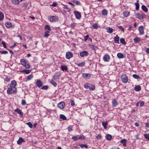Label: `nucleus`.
Instances as JSON below:
<instances>
[{
    "label": "nucleus",
    "instance_id": "obj_1",
    "mask_svg": "<svg viewBox=\"0 0 149 149\" xmlns=\"http://www.w3.org/2000/svg\"><path fill=\"white\" fill-rule=\"evenodd\" d=\"M17 89L16 88L10 87L8 88L7 91V93L8 94H11L13 93H16Z\"/></svg>",
    "mask_w": 149,
    "mask_h": 149
},
{
    "label": "nucleus",
    "instance_id": "obj_2",
    "mask_svg": "<svg viewBox=\"0 0 149 149\" xmlns=\"http://www.w3.org/2000/svg\"><path fill=\"white\" fill-rule=\"evenodd\" d=\"M135 16L139 20H142L146 17V16L144 14H141L139 13H135Z\"/></svg>",
    "mask_w": 149,
    "mask_h": 149
},
{
    "label": "nucleus",
    "instance_id": "obj_3",
    "mask_svg": "<svg viewBox=\"0 0 149 149\" xmlns=\"http://www.w3.org/2000/svg\"><path fill=\"white\" fill-rule=\"evenodd\" d=\"M122 82L126 83L128 81V78L127 75L125 74H123L120 76Z\"/></svg>",
    "mask_w": 149,
    "mask_h": 149
},
{
    "label": "nucleus",
    "instance_id": "obj_4",
    "mask_svg": "<svg viewBox=\"0 0 149 149\" xmlns=\"http://www.w3.org/2000/svg\"><path fill=\"white\" fill-rule=\"evenodd\" d=\"M49 20L51 22H56L58 21V18L57 16H53L48 17Z\"/></svg>",
    "mask_w": 149,
    "mask_h": 149
},
{
    "label": "nucleus",
    "instance_id": "obj_5",
    "mask_svg": "<svg viewBox=\"0 0 149 149\" xmlns=\"http://www.w3.org/2000/svg\"><path fill=\"white\" fill-rule=\"evenodd\" d=\"M88 53L86 51H83L80 52V56L81 57L87 56L88 55Z\"/></svg>",
    "mask_w": 149,
    "mask_h": 149
},
{
    "label": "nucleus",
    "instance_id": "obj_6",
    "mask_svg": "<svg viewBox=\"0 0 149 149\" xmlns=\"http://www.w3.org/2000/svg\"><path fill=\"white\" fill-rule=\"evenodd\" d=\"M110 57L107 54H105L103 56V59L104 62H108L110 60Z\"/></svg>",
    "mask_w": 149,
    "mask_h": 149
},
{
    "label": "nucleus",
    "instance_id": "obj_7",
    "mask_svg": "<svg viewBox=\"0 0 149 149\" xmlns=\"http://www.w3.org/2000/svg\"><path fill=\"white\" fill-rule=\"evenodd\" d=\"M74 13L76 16V18L78 19H80L81 17V15L80 13L78 11H75L74 12Z\"/></svg>",
    "mask_w": 149,
    "mask_h": 149
},
{
    "label": "nucleus",
    "instance_id": "obj_8",
    "mask_svg": "<svg viewBox=\"0 0 149 149\" xmlns=\"http://www.w3.org/2000/svg\"><path fill=\"white\" fill-rule=\"evenodd\" d=\"M58 107L61 109H63L65 106V104L63 102H61L57 104Z\"/></svg>",
    "mask_w": 149,
    "mask_h": 149
},
{
    "label": "nucleus",
    "instance_id": "obj_9",
    "mask_svg": "<svg viewBox=\"0 0 149 149\" xmlns=\"http://www.w3.org/2000/svg\"><path fill=\"white\" fill-rule=\"evenodd\" d=\"M36 84L37 87L40 88L42 85V83L40 79H38L36 82Z\"/></svg>",
    "mask_w": 149,
    "mask_h": 149
},
{
    "label": "nucleus",
    "instance_id": "obj_10",
    "mask_svg": "<svg viewBox=\"0 0 149 149\" xmlns=\"http://www.w3.org/2000/svg\"><path fill=\"white\" fill-rule=\"evenodd\" d=\"M73 56L72 54L70 52H67L66 54V58L69 59Z\"/></svg>",
    "mask_w": 149,
    "mask_h": 149
},
{
    "label": "nucleus",
    "instance_id": "obj_11",
    "mask_svg": "<svg viewBox=\"0 0 149 149\" xmlns=\"http://www.w3.org/2000/svg\"><path fill=\"white\" fill-rule=\"evenodd\" d=\"M16 85L17 83L16 81L15 80H13L11 81L10 86L13 88H16Z\"/></svg>",
    "mask_w": 149,
    "mask_h": 149
},
{
    "label": "nucleus",
    "instance_id": "obj_12",
    "mask_svg": "<svg viewBox=\"0 0 149 149\" xmlns=\"http://www.w3.org/2000/svg\"><path fill=\"white\" fill-rule=\"evenodd\" d=\"M82 75L83 77L88 79H89L91 77V74L89 73H83Z\"/></svg>",
    "mask_w": 149,
    "mask_h": 149
},
{
    "label": "nucleus",
    "instance_id": "obj_13",
    "mask_svg": "<svg viewBox=\"0 0 149 149\" xmlns=\"http://www.w3.org/2000/svg\"><path fill=\"white\" fill-rule=\"evenodd\" d=\"M15 112L17 113L18 114H19L21 117L23 116V113L22 112V111L18 108H17L14 111Z\"/></svg>",
    "mask_w": 149,
    "mask_h": 149
},
{
    "label": "nucleus",
    "instance_id": "obj_14",
    "mask_svg": "<svg viewBox=\"0 0 149 149\" xmlns=\"http://www.w3.org/2000/svg\"><path fill=\"white\" fill-rule=\"evenodd\" d=\"M112 105L113 107H116L118 105V103L117 101L115 99H113L111 101Z\"/></svg>",
    "mask_w": 149,
    "mask_h": 149
},
{
    "label": "nucleus",
    "instance_id": "obj_15",
    "mask_svg": "<svg viewBox=\"0 0 149 149\" xmlns=\"http://www.w3.org/2000/svg\"><path fill=\"white\" fill-rule=\"evenodd\" d=\"M143 28L144 27L143 26H141L139 27V31L140 34L141 35H143L144 33Z\"/></svg>",
    "mask_w": 149,
    "mask_h": 149
},
{
    "label": "nucleus",
    "instance_id": "obj_16",
    "mask_svg": "<svg viewBox=\"0 0 149 149\" xmlns=\"http://www.w3.org/2000/svg\"><path fill=\"white\" fill-rule=\"evenodd\" d=\"M25 141L24 139H23L22 137H20L19 138L18 140L17 141V143L18 144L21 145L22 144V142H24Z\"/></svg>",
    "mask_w": 149,
    "mask_h": 149
},
{
    "label": "nucleus",
    "instance_id": "obj_17",
    "mask_svg": "<svg viewBox=\"0 0 149 149\" xmlns=\"http://www.w3.org/2000/svg\"><path fill=\"white\" fill-rule=\"evenodd\" d=\"M88 46L93 50H95L97 47L94 45L92 44H89Z\"/></svg>",
    "mask_w": 149,
    "mask_h": 149
},
{
    "label": "nucleus",
    "instance_id": "obj_18",
    "mask_svg": "<svg viewBox=\"0 0 149 149\" xmlns=\"http://www.w3.org/2000/svg\"><path fill=\"white\" fill-rule=\"evenodd\" d=\"M133 40L135 43H138L141 41V38L139 37L136 36L134 38Z\"/></svg>",
    "mask_w": 149,
    "mask_h": 149
},
{
    "label": "nucleus",
    "instance_id": "obj_19",
    "mask_svg": "<svg viewBox=\"0 0 149 149\" xmlns=\"http://www.w3.org/2000/svg\"><path fill=\"white\" fill-rule=\"evenodd\" d=\"M119 37L116 35L114 38V41L115 43H119Z\"/></svg>",
    "mask_w": 149,
    "mask_h": 149
},
{
    "label": "nucleus",
    "instance_id": "obj_20",
    "mask_svg": "<svg viewBox=\"0 0 149 149\" xmlns=\"http://www.w3.org/2000/svg\"><path fill=\"white\" fill-rule=\"evenodd\" d=\"M102 125L103 126L104 129H106L107 128V126L108 125V122L107 120L105 122H102Z\"/></svg>",
    "mask_w": 149,
    "mask_h": 149
},
{
    "label": "nucleus",
    "instance_id": "obj_21",
    "mask_svg": "<svg viewBox=\"0 0 149 149\" xmlns=\"http://www.w3.org/2000/svg\"><path fill=\"white\" fill-rule=\"evenodd\" d=\"M117 56L118 58L119 59L123 58H124L125 56L121 53H119L117 54Z\"/></svg>",
    "mask_w": 149,
    "mask_h": 149
},
{
    "label": "nucleus",
    "instance_id": "obj_22",
    "mask_svg": "<svg viewBox=\"0 0 149 149\" xmlns=\"http://www.w3.org/2000/svg\"><path fill=\"white\" fill-rule=\"evenodd\" d=\"M60 76V74L58 72H56L54 75V79H57L59 78Z\"/></svg>",
    "mask_w": 149,
    "mask_h": 149
},
{
    "label": "nucleus",
    "instance_id": "obj_23",
    "mask_svg": "<svg viewBox=\"0 0 149 149\" xmlns=\"http://www.w3.org/2000/svg\"><path fill=\"white\" fill-rule=\"evenodd\" d=\"M137 2L135 3V5L136 6L135 9L136 10H139V1L138 0H137Z\"/></svg>",
    "mask_w": 149,
    "mask_h": 149
},
{
    "label": "nucleus",
    "instance_id": "obj_24",
    "mask_svg": "<svg viewBox=\"0 0 149 149\" xmlns=\"http://www.w3.org/2000/svg\"><path fill=\"white\" fill-rule=\"evenodd\" d=\"M50 83L52 84L54 87H56L57 86V84L53 79H52L50 80Z\"/></svg>",
    "mask_w": 149,
    "mask_h": 149
},
{
    "label": "nucleus",
    "instance_id": "obj_25",
    "mask_svg": "<svg viewBox=\"0 0 149 149\" xmlns=\"http://www.w3.org/2000/svg\"><path fill=\"white\" fill-rule=\"evenodd\" d=\"M6 26L8 28H10L12 26V24L10 22H7L5 23Z\"/></svg>",
    "mask_w": 149,
    "mask_h": 149
},
{
    "label": "nucleus",
    "instance_id": "obj_26",
    "mask_svg": "<svg viewBox=\"0 0 149 149\" xmlns=\"http://www.w3.org/2000/svg\"><path fill=\"white\" fill-rule=\"evenodd\" d=\"M141 8L145 12H147L148 11V10L146 7L144 5H142L141 6Z\"/></svg>",
    "mask_w": 149,
    "mask_h": 149
},
{
    "label": "nucleus",
    "instance_id": "obj_27",
    "mask_svg": "<svg viewBox=\"0 0 149 149\" xmlns=\"http://www.w3.org/2000/svg\"><path fill=\"white\" fill-rule=\"evenodd\" d=\"M61 69L63 71H64V70L67 71L68 70V68H67V66L66 65H61Z\"/></svg>",
    "mask_w": 149,
    "mask_h": 149
},
{
    "label": "nucleus",
    "instance_id": "obj_28",
    "mask_svg": "<svg viewBox=\"0 0 149 149\" xmlns=\"http://www.w3.org/2000/svg\"><path fill=\"white\" fill-rule=\"evenodd\" d=\"M120 42L123 45H125L126 44L124 39L123 38H121L120 39Z\"/></svg>",
    "mask_w": 149,
    "mask_h": 149
},
{
    "label": "nucleus",
    "instance_id": "obj_29",
    "mask_svg": "<svg viewBox=\"0 0 149 149\" xmlns=\"http://www.w3.org/2000/svg\"><path fill=\"white\" fill-rule=\"evenodd\" d=\"M106 29L107 30V31L108 33H111L113 32V29L109 27L107 28Z\"/></svg>",
    "mask_w": 149,
    "mask_h": 149
},
{
    "label": "nucleus",
    "instance_id": "obj_30",
    "mask_svg": "<svg viewBox=\"0 0 149 149\" xmlns=\"http://www.w3.org/2000/svg\"><path fill=\"white\" fill-rule=\"evenodd\" d=\"M141 89V87L140 86L138 85L135 87L134 90L136 91H139Z\"/></svg>",
    "mask_w": 149,
    "mask_h": 149
},
{
    "label": "nucleus",
    "instance_id": "obj_31",
    "mask_svg": "<svg viewBox=\"0 0 149 149\" xmlns=\"http://www.w3.org/2000/svg\"><path fill=\"white\" fill-rule=\"evenodd\" d=\"M89 88L90 91H93L95 89V87L94 85H90Z\"/></svg>",
    "mask_w": 149,
    "mask_h": 149
},
{
    "label": "nucleus",
    "instance_id": "obj_32",
    "mask_svg": "<svg viewBox=\"0 0 149 149\" xmlns=\"http://www.w3.org/2000/svg\"><path fill=\"white\" fill-rule=\"evenodd\" d=\"M130 14L129 12L124 11L123 12V15L125 17H127L129 16Z\"/></svg>",
    "mask_w": 149,
    "mask_h": 149
},
{
    "label": "nucleus",
    "instance_id": "obj_33",
    "mask_svg": "<svg viewBox=\"0 0 149 149\" xmlns=\"http://www.w3.org/2000/svg\"><path fill=\"white\" fill-rule=\"evenodd\" d=\"M60 117L61 119L63 120H66L67 119V118L66 116L63 114H60Z\"/></svg>",
    "mask_w": 149,
    "mask_h": 149
},
{
    "label": "nucleus",
    "instance_id": "obj_34",
    "mask_svg": "<svg viewBox=\"0 0 149 149\" xmlns=\"http://www.w3.org/2000/svg\"><path fill=\"white\" fill-rule=\"evenodd\" d=\"M106 138L107 140H110L112 138V136L110 134H107L106 136Z\"/></svg>",
    "mask_w": 149,
    "mask_h": 149
},
{
    "label": "nucleus",
    "instance_id": "obj_35",
    "mask_svg": "<svg viewBox=\"0 0 149 149\" xmlns=\"http://www.w3.org/2000/svg\"><path fill=\"white\" fill-rule=\"evenodd\" d=\"M62 5L63 6V8L66 9L68 12H69L70 11V9L67 6L64 4H62Z\"/></svg>",
    "mask_w": 149,
    "mask_h": 149
},
{
    "label": "nucleus",
    "instance_id": "obj_36",
    "mask_svg": "<svg viewBox=\"0 0 149 149\" xmlns=\"http://www.w3.org/2000/svg\"><path fill=\"white\" fill-rule=\"evenodd\" d=\"M4 18V15L3 13L1 11H0V21L3 20Z\"/></svg>",
    "mask_w": 149,
    "mask_h": 149
},
{
    "label": "nucleus",
    "instance_id": "obj_37",
    "mask_svg": "<svg viewBox=\"0 0 149 149\" xmlns=\"http://www.w3.org/2000/svg\"><path fill=\"white\" fill-rule=\"evenodd\" d=\"M102 14L103 15H106L107 14V11L105 9H103L102 11Z\"/></svg>",
    "mask_w": 149,
    "mask_h": 149
},
{
    "label": "nucleus",
    "instance_id": "obj_38",
    "mask_svg": "<svg viewBox=\"0 0 149 149\" xmlns=\"http://www.w3.org/2000/svg\"><path fill=\"white\" fill-rule=\"evenodd\" d=\"M45 29L46 30H47V31H50L51 30L49 26L48 25H46L45 26Z\"/></svg>",
    "mask_w": 149,
    "mask_h": 149
},
{
    "label": "nucleus",
    "instance_id": "obj_39",
    "mask_svg": "<svg viewBox=\"0 0 149 149\" xmlns=\"http://www.w3.org/2000/svg\"><path fill=\"white\" fill-rule=\"evenodd\" d=\"M49 33V31H46L45 33L44 36L46 38H47L49 36V34L48 33Z\"/></svg>",
    "mask_w": 149,
    "mask_h": 149
},
{
    "label": "nucleus",
    "instance_id": "obj_40",
    "mask_svg": "<svg viewBox=\"0 0 149 149\" xmlns=\"http://www.w3.org/2000/svg\"><path fill=\"white\" fill-rule=\"evenodd\" d=\"M20 62L21 64L23 66L26 63L25 60L24 59H21Z\"/></svg>",
    "mask_w": 149,
    "mask_h": 149
},
{
    "label": "nucleus",
    "instance_id": "obj_41",
    "mask_svg": "<svg viewBox=\"0 0 149 149\" xmlns=\"http://www.w3.org/2000/svg\"><path fill=\"white\" fill-rule=\"evenodd\" d=\"M85 63L84 62H82L80 63L77 64V65L79 67H82L85 65Z\"/></svg>",
    "mask_w": 149,
    "mask_h": 149
},
{
    "label": "nucleus",
    "instance_id": "obj_42",
    "mask_svg": "<svg viewBox=\"0 0 149 149\" xmlns=\"http://www.w3.org/2000/svg\"><path fill=\"white\" fill-rule=\"evenodd\" d=\"M26 124L31 129L32 128L33 125L31 122H29L27 123Z\"/></svg>",
    "mask_w": 149,
    "mask_h": 149
},
{
    "label": "nucleus",
    "instance_id": "obj_43",
    "mask_svg": "<svg viewBox=\"0 0 149 149\" xmlns=\"http://www.w3.org/2000/svg\"><path fill=\"white\" fill-rule=\"evenodd\" d=\"M72 126L70 125L68 126L67 128V129L69 132H70L72 131Z\"/></svg>",
    "mask_w": 149,
    "mask_h": 149
},
{
    "label": "nucleus",
    "instance_id": "obj_44",
    "mask_svg": "<svg viewBox=\"0 0 149 149\" xmlns=\"http://www.w3.org/2000/svg\"><path fill=\"white\" fill-rule=\"evenodd\" d=\"M13 3L15 4H17L19 3V0H13Z\"/></svg>",
    "mask_w": 149,
    "mask_h": 149
},
{
    "label": "nucleus",
    "instance_id": "obj_45",
    "mask_svg": "<svg viewBox=\"0 0 149 149\" xmlns=\"http://www.w3.org/2000/svg\"><path fill=\"white\" fill-rule=\"evenodd\" d=\"M48 88V87L47 86L45 85V86H42V87L41 88V89H42L47 90V89Z\"/></svg>",
    "mask_w": 149,
    "mask_h": 149
},
{
    "label": "nucleus",
    "instance_id": "obj_46",
    "mask_svg": "<svg viewBox=\"0 0 149 149\" xmlns=\"http://www.w3.org/2000/svg\"><path fill=\"white\" fill-rule=\"evenodd\" d=\"M33 77V75L32 74H30L27 77V79L28 80H31Z\"/></svg>",
    "mask_w": 149,
    "mask_h": 149
},
{
    "label": "nucleus",
    "instance_id": "obj_47",
    "mask_svg": "<svg viewBox=\"0 0 149 149\" xmlns=\"http://www.w3.org/2000/svg\"><path fill=\"white\" fill-rule=\"evenodd\" d=\"M144 137L148 140H149V134H146L144 135Z\"/></svg>",
    "mask_w": 149,
    "mask_h": 149
},
{
    "label": "nucleus",
    "instance_id": "obj_48",
    "mask_svg": "<svg viewBox=\"0 0 149 149\" xmlns=\"http://www.w3.org/2000/svg\"><path fill=\"white\" fill-rule=\"evenodd\" d=\"M24 66L26 69H29L30 68V65L28 63H26Z\"/></svg>",
    "mask_w": 149,
    "mask_h": 149
},
{
    "label": "nucleus",
    "instance_id": "obj_49",
    "mask_svg": "<svg viewBox=\"0 0 149 149\" xmlns=\"http://www.w3.org/2000/svg\"><path fill=\"white\" fill-rule=\"evenodd\" d=\"M80 146L82 148H88V146L87 145H85L84 144H81L80 145Z\"/></svg>",
    "mask_w": 149,
    "mask_h": 149
},
{
    "label": "nucleus",
    "instance_id": "obj_50",
    "mask_svg": "<svg viewBox=\"0 0 149 149\" xmlns=\"http://www.w3.org/2000/svg\"><path fill=\"white\" fill-rule=\"evenodd\" d=\"M92 27L94 29H97L98 28V26L96 24H93Z\"/></svg>",
    "mask_w": 149,
    "mask_h": 149
},
{
    "label": "nucleus",
    "instance_id": "obj_51",
    "mask_svg": "<svg viewBox=\"0 0 149 149\" xmlns=\"http://www.w3.org/2000/svg\"><path fill=\"white\" fill-rule=\"evenodd\" d=\"M127 140L125 139H123L120 140V142L121 143L123 144L125 143H126Z\"/></svg>",
    "mask_w": 149,
    "mask_h": 149
},
{
    "label": "nucleus",
    "instance_id": "obj_52",
    "mask_svg": "<svg viewBox=\"0 0 149 149\" xmlns=\"http://www.w3.org/2000/svg\"><path fill=\"white\" fill-rule=\"evenodd\" d=\"M132 76L135 79H139L140 77L139 76L136 74H134L132 75Z\"/></svg>",
    "mask_w": 149,
    "mask_h": 149
},
{
    "label": "nucleus",
    "instance_id": "obj_53",
    "mask_svg": "<svg viewBox=\"0 0 149 149\" xmlns=\"http://www.w3.org/2000/svg\"><path fill=\"white\" fill-rule=\"evenodd\" d=\"M89 84L87 83H86L84 85V87L86 89H87L88 88H89Z\"/></svg>",
    "mask_w": 149,
    "mask_h": 149
},
{
    "label": "nucleus",
    "instance_id": "obj_54",
    "mask_svg": "<svg viewBox=\"0 0 149 149\" xmlns=\"http://www.w3.org/2000/svg\"><path fill=\"white\" fill-rule=\"evenodd\" d=\"M72 139L74 141H77L78 139V138L77 136H73L72 137Z\"/></svg>",
    "mask_w": 149,
    "mask_h": 149
},
{
    "label": "nucleus",
    "instance_id": "obj_55",
    "mask_svg": "<svg viewBox=\"0 0 149 149\" xmlns=\"http://www.w3.org/2000/svg\"><path fill=\"white\" fill-rule=\"evenodd\" d=\"M0 53H1L2 54H6L8 53V52L7 51L4 50L3 51H0Z\"/></svg>",
    "mask_w": 149,
    "mask_h": 149
},
{
    "label": "nucleus",
    "instance_id": "obj_56",
    "mask_svg": "<svg viewBox=\"0 0 149 149\" xmlns=\"http://www.w3.org/2000/svg\"><path fill=\"white\" fill-rule=\"evenodd\" d=\"M118 28L121 30L122 31L123 33L124 32V30L123 27L121 26H118Z\"/></svg>",
    "mask_w": 149,
    "mask_h": 149
},
{
    "label": "nucleus",
    "instance_id": "obj_57",
    "mask_svg": "<svg viewBox=\"0 0 149 149\" xmlns=\"http://www.w3.org/2000/svg\"><path fill=\"white\" fill-rule=\"evenodd\" d=\"M76 26V25L75 23H72L70 24V27L72 28H74Z\"/></svg>",
    "mask_w": 149,
    "mask_h": 149
},
{
    "label": "nucleus",
    "instance_id": "obj_58",
    "mask_svg": "<svg viewBox=\"0 0 149 149\" xmlns=\"http://www.w3.org/2000/svg\"><path fill=\"white\" fill-rule=\"evenodd\" d=\"M1 44L3 45V47L5 48H6V43L5 42L3 41L1 42Z\"/></svg>",
    "mask_w": 149,
    "mask_h": 149
},
{
    "label": "nucleus",
    "instance_id": "obj_59",
    "mask_svg": "<svg viewBox=\"0 0 149 149\" xmlns=\"http://www.w3.org/2000/svg\"><path fill=\"white\" fill-rule=\"evenodd\" d=\"M31 71V70H30L25 69V73L26 74H28L30 73Z\"/></svg>",
    "mask_w": 149,
    "mask_h": 149
},
{
    "label": "nucleus",
    "instance_id": "obj_60",
    "mask_svg": "<svg viewBox=\"0 0 149 149\" xmlns=\"http://www.w3.org/2000/svg\"><path fill=\"white\" fill-rule=\"evenodd\" d=\"M21 104L22 105L24 106L26 104V102L25 100H22Z\"/></svg>",
    "mask_w": 149,
    "mask_h": 149
},
{
    "label": "nucleus",
    "instance_id": "obj_61",
    "mask_svg": "<svg viewBox=\"0 0 149 149\" xmlns=\"http://www.w3.org/2000/svg\"><path fill=\"white\" fill-rule=\"evenodd\" d=\"M102 138V136L101 134L98 135L96 136V138L97 139H101Z\"/></svg>",
    "mask_w": 149,
    "mask_h": 149
},
{
    "label": "nucleus",
    "instance_id": "obj_62",
    "mask_svg": "<svg viewBox=\"0 0 149 149\" xmlns=\"http://www.w3.org/2000/svg\"><path fill=\"white\" fill-rule=\"evenodd\" d=\"M10 78H8L7 76H6L5 78V80L7 82H8L10 81Z\"/></svg>",
    "mask_w": 149,
    "mask_h": 149
},
{
    "label": "nucleus",
    "instance_id": "obj_63",
    "mask_svg": "<svg viewBox=\"0 0 149 149\" xmlns=\"http://www.w3.org/2000/svg\"><path fill=\"white\" fill-rule=\"evenodd\" d=\"M88 38H89V36L88 35L85 36L84 37V40L85 41H86L87 40V39H88Z\"/></svg>",
    "mask_w": 149,
    "mask_h": 149
},
{
    "label": "nucleus",
    "instance_id": "obj_64",
    "mask_svg": "<svg viewBox=\"0 0 149 149\" xmlns=\"http://www.w3.org/2000/svg\"><path fill=\"white\" fill-rule=\"evenodd\" d=\"M28 5V4L27 3H24L22 5V7H27Z\"/></svg>",
    "mask_w": 149,
    "mask_h": 149
}]
</instances>
